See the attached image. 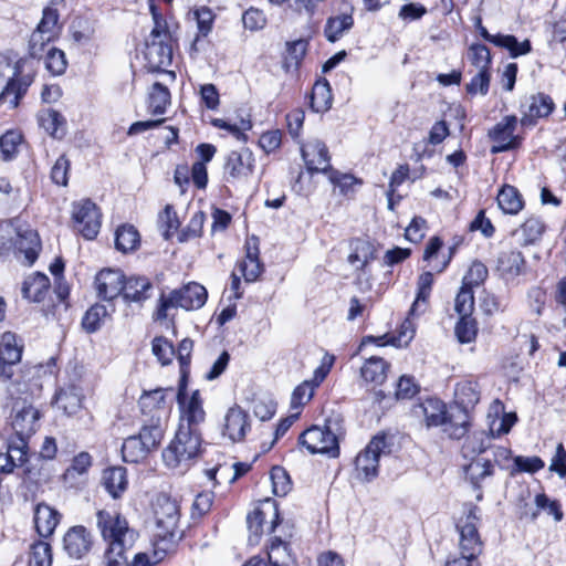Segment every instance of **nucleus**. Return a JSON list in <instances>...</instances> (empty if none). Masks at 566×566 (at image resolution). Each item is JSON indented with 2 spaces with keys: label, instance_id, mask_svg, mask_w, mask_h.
Listing matches in <instances>:
<instances>
[{
  "label": "nucleus",
  "instance_id": "obj_16",
  "mask_svg": "<svg viewBox=\"0 0 566 566\" xmlns=\"http://www.w3.org/2000/svg\"><path fill=\"white\" fill-rule=\"evenodd\" d=\"M125 275L120 270L104 269L95 277L97 296L104 301H112L123 295Z\"/></svg>",
  "mask_w": 566,
  "mask_h": 566
},
{
  "label": "nucleus",
  "instance_id": "obj_11",
  "mask_svg": "<svg viewBox=\"0 0 566 566\" xmlns=\"http://www.w3.org/2000/svg\"><path fill=\"white\" fill-rule=\"evenodd\" d=\"M516 125L517 117L507 115L489 130L488 136L494 143L491 148L492 154L509 151L521 146L523 138L514 134Z\"/></svg>",
  "mask_w": 566,
  "mask_h": 566
},
{
  "label": "nucleus",
  "instance_id": "obj_51",
  "mask_svg": "<svg viewBox=\"0 0 566 566\" xmlns=\"http://www.w3.org/2000/svg\"><path fill=\"white\" fill-rule=\"evenodd\" d=\"M454 334L461 344H469L475 340L478 335V323L472 315L460 316L455 324Z\"/></svg>",
  "mask_w": 566,
  "mask_h": 566
},
{
  "label": "nucleus",
  "instance_id": "obj_49",
  "mask_svg": "<svg viewBox=\"0 0 566 566\" xmlns=\"http://www.w3.org/2000/svg\"><path fill=\"white\" fill-rule=\"evenodd\" d=\"M19 219L0 222V251L11 252L14 249V240L19 237Z\"/></svg>",
  "mask_w": 566,
  "mask_h": 566
},
{
  "label": "nucleus",
  "instance_id": "obj_40",
  "mask_svg": "<svg viewBox=\"0 0 566 566\" xmlns=\"http://www.w3.org/2000/svg\"><path fill=\"white\" fill-rule=\"evenodd\" d=\"M410 317H413V316L408 313V317L401 324L398 337H391L390 339L384 342V339L387 338V335L379 336V337L367 336L364 338L363 344H365L367 342H373L380 346H382L385 344H391L394 346L408 345L415 335V326H413Z\"/></svg>",
  "mask_w": 566,
  "mask_h": 566
},
{
  "label": "nucleus",
  "instance_id": "obj_17",
  "mask_svg": "<svg viewBox=\"0 0 566 566\" xmlns=\"http://www.w3.org/2000/svg\"><path fill=\"white\" fill-rule=\"evenodd\" d=\"M270 515L272 517V521L266 526V532L272 533L274 532L275 527L280 523V516L276 505H271L268 511L263 509H255L247 516V524L249 530V542L251 544H258L263 532H264V523L265 517Z\"/></svg>",
  "mask_w": 566,
  "mask_h": 566
},
{
  "label": "nucleus",
  "instance_id": "obj_5",
  "mask_svg": "<svg viewBox=\"0 0 566 566\" xmlns=\"http://www.w3.org/2000/svg\"><path fill=\"white\" fill-rule=\"evenodd\" d=\"M156 523V535L161 539L180 537L179 520L180 507L176 500L167 494H159L153 504Z\"/></svg>",
  "mask_w": 566,
  "mask_h": 566
},
{
  "label": "nucleus",
  "instance_id": "obj_29",
  "mask_svg": "<svg viewBox=\"0 0 566 566\" xmlns=\"http://www.w3.org/2000/svg\"><path fill=\"white\" fill-rule=\"evenodd\" d=\"M544 231L543 220L538 217H530L514 231L513 235L521 244L530 245L541 240Z\"/></svg>",
  "mask_w": 566,
  "mask_h": 566
},
{
  "label": "nucleus",
  "instance_id": "obj_62",
  "mask_svg": "<svg viewBox=\"0 0 566 566\" xmlns=\"http://www.w3.org/2000/svg\"><path fill=\"white\" fill-rule=\"evenodd\" d=\"M497 41V46L507 49L512 57H517L531 51V43L528 40L518 42L514 35L502 34Z\"/></svg>",
  "mask_w": 566,
  "mask_h": 566
},
{
  "label": "nucleus",
  "instance_id": "obj_7",
  "mask_svg": "<svg viewBox=\"0 0 566 566\" xmlns=\"http://www.w3.org/2000/svg\"><path fill=\"white\" fill-rule=\"evenodd\" d=\"M10 73L12 76L9 77L6 86L0 92V101L7 102L9 99L11 107L15 108L19 105L20 98L25 94L31 80L18 81L17 77L21 74L20 62L12 66L7 56L0 55V84L3 83Z\"/></svg>",
  "mask_w": 566,
  "mask_h": 566
},
{
  "label": "nucleus",
  "instance_id": "obj_58",
  "mask_svg": "<svg viewBox=\"0 0 566 566\" xmlns=\"http://www.w3.org/2000/svg\"><path fill=\"white\" fill-rule=\"evenodd\" d=\"M468 59L471 64L478 69V71H489L491 64V54L486 45L480 43L472 44L468 51Z\"/></svg>",
  "mask_w": 566,
  "mask_h": 566
},
{
  "label": "nucleus",
  "instance_id": "obj_60",
  "mask_svg": "<svg viewBox=\"0 0 566 566\" xmlns=\"http://www.w3.org/2000/svg\"><path fill=\"white\" fill-rule=\"evenodd\" d=\"M271 480L273 485V493L276 496L286 495L292 486L290 476L286 470L282 467H274L271 470Z\"/></svg>",
  "mask_w": 566,
  "mask_h": 566
},
{
  "label": "nucleus",
  "instance_id": "obj_64",
  "mask_svg": "<svg viewBox=\"0 0 566 566\" xmlns=\"http://www.w3.org/2000/svg\"><path fill=\"white\" fill-rule=\"evenodd\" d=\"M154 355L158 358L161 365H168L171 363L172 356L175 355L174 346L165 337H155L151 344Z\"/></svg>",
  "mask_w": 566,
  "mask_h": 566
},
{
  "label": "nucleus",
  "instance_id": "obj_22",
  "mask_svg": "<svg viewBox=\"0 0 566 566\" xmlns=\"http://www.w3.org/2000/svg\"><path fill=\"white\" fill-rule=\"evenodd\" d=\"M13 253H23L29 264H32L38 258L40 241L38 233L27 224H20L19 237L14 240Z\"/></svg>",
  "mask_w": 566,
  "mask_h": 566
},
{
  "label": "nucleus",
  "instance_id": "obj_31",
  "mask_svg": "<svg viewBox=\"0 0 566 566\" xmlns=\"http://www.w3.org/2000/svg\"><path fill=\"white\" fill-rule=\"evenodd\" d=\"M268 558L271 566H295L296 559L290 544L280 537H274L268 549Z\"/></svg>",
  "mask_w": 566,
  "mask_h": 566
},
{
  "label": "nucleus",
  "instance_id": "obj_59",
  "mask_svg": "<svg viewBox=\"0 0 566 566\" xmlns=\"http://www.w3.org/2000/svg\"><path fill=\"white\" fill-rule=\"evenodd\" d=\"M150 12L154 20V28L149 35V41H171V33L168 29L167 21L164 17L157 11L156 7L150 3Z\"/></svg>",
  "mask_w": 566,
  "mask_h": 566
},
{
  "label": "nucleus",
  "instance_id": "obj_8",
  "mask_svg": "<svg viewBox=\"0 0 566 566\" xmlns=\"http://www.w3.org/2000/svg\"><path fill=\"white\" fill-rule=\"evenodd\" d=\"M387 447L385 436L374 437L355 459L358 479L369 482L378 475L379 458Z\"/></svg>",
  "mask_w": 566,
  "mask_h": 566
},
{
  "label": "nucleus",
  "instance_id": "obj_18",
  "mask_svg": "<svg viewBox=\"0 0 566 566\" xmlns=\"http://www.w3.org/2000/svg\"><path fill=\"white\" fill-rule=\"evenodd\" d=\"M40 412L32 405L23 403L13 407L12 428L15 437L29 439L36 430Z\"/></svg>",
  "mask_w": 566,
  "mask_h": 566
},
{
  "label": "nucleus",
  "instance_id": "obj_32",
  "mask_svg": "<svg viewBox=\"0 0 566 566\" xmlns=\"http://www.w3.org/2000/svg\"><path fill=\"white\" fill-rule=\"evenodd\" d=\"M50 287V280L45 274L35 273L29 276L22 286V294L29 301L40 303L44 300Z\"/></svg>",
  "mask_w": 566,
  "mask_h": 566
},
{
  "label": "nucleus",
  "instance_id": "obj_21",
  "mask_svg": "<svg viewBox=\"0 0 566 566\" xmlns=\"http://www.w3.org/2000/svg\"><path fill=\"white\" fill-rule=\"evenodd\" d=\"M412 411L415 416L424 418L428 428L446 424V405L437 398L426 399L423 402L415 406Z\"/></svg>",
  "mask_w": 566,
  "mask_h": 566
},
{
  "label": "nucleus",
  "instance_id": "obj_42",
  "mask_svg": "<svg viewBox=\"0 0 566 566\" xmlns=\"http://www.w3.org/2000/svg\"><path fill=\"white\" fill-rule=\"evenodd\" d=\"M39 123L52 137L62 138L65 135V118L54 109H45L39 114Z\"/></svg>",
  "mask_w": 566,
  "mask_h": 566
},
{
  "label": "nucleus",
  "instance_id": "obj_10",
  "mask_svg": "<svg viewBox=\"0 0 566 566\" xmlns=\"http://www.w3.org/2000/svg\"><path fill=\"white\" fill-rule=\"evenodd\" d=\"M255 159L248 148L233 150L226 157L223 166V179L231 185L243 184L252 176Z\"/></svg>",
  "mask_w": 566,
  "mask_h": 566
},
{
  "label": "nucleus",
  "instance_id": "obj_43",
  "mask_svg": "<svg viewBox=\"0 0 566 566\" xmlns=\"http://www.w3.org/2000/svg\"><path fill=\"white\" fill-rule=\"evenodd\" d=\"M493 464L490 460L476 458L469 464L464 465L465 476L470 480L474 488H480L481 482L493 474Z\"/></svg>",
  "mask_w": 566,
  "mask_h": 566
},
{
  "label": "nucleus",
  "instance_id": "obj_24",
  "mask_svg": "<svg viewBox=\"0 0 566 566\" xmlns=\"http://www.w3.org/2000/svg\"><path fill=\"white\" fill-rule=\"evenodd\" d=\"M154 286L146 276H129L125 281L123 297L127 302L143 303L153 294Z\"/></svg>",
  "mask_w": 566,
  "mask_h": 566
},
{
  "label": "nucleus",
  "instance_id": "obj_2",
  "mask_svg": "<svg viewBox=\"0 0 566 566\" xmlns=\"http://www.w3.org/2000/svg\"><path fill=\"white\" fill-rule=\"evenodd\" d=\"M202 453L201 430L178 427L175 438L163 451L164 463L184 474Z\"/></svg>",
  "mask_w": 566,
  "mask_h": 566
},
{
  "label": "nucleus",
  "instance_id": "obj_57",
  "mask_svg": "<svg viewBox=\"0 0 566 566\" xmlns=\"http://www.w3.org/2000/svg\"><path fill=\"white\" fill-rule=\"evenodd\" d=\"M31 566H51L52 565V549L49 543L38 541L31 545L30 554Z\"/></svg>",
  "mask_w": 566,
  "mask_h": 566
},
{
  "label": "nucleus",
  "instance_id": "obj_14",
  "mask_svg": "<svg viewBox=\"0 0 566 566\" xmlns=\"http://www.w3.org/2000/svg\"><path fill=\"white\" fill-rule=\"evenodd\" d=\"M554 102L551 96L538 93L525 97L521 104L522 126H533L538 118L547 117L554 109Z\"/></svg>",
  "mask_w": 566,
  "mask_h": 566
},
{
  "label": "nucleus",
  "instance_id": "obj_13",
  "mask_svg": "<svg viewBox=\"0 0 566 566\" xmlns=\"http://www.w3.org/2000/svg\"><path fill=\"white\" fill-rule=\"evenodd\" d=\"M527 271L523 253L516 249L502 250L496 260V272L507 284L517 283Z\"/></svg>",
  "mask_w": 566,
  "mask_h": 566
},
{
  "label": "nucleus",
  "instance_id": "obj_50",
  "mask_svg": "<svg viewBox=\"0 0 566 566\" xmlns=\"http://www.w3.org/2000/svg\"><path fill=\"white\" fill-rule=\"evenodd\" d=\"M192 14L198 28V34L193 41L195 45L199 41L200 36H207L212 31L216 14L206 6L193 9Z\"/></svg>",
  "mask_w": 566,
  "mask_h": 566
},
{
  "label": "nucleus",
  "instance_id": "obj_46",
  "mask_svg": "<svg viewBox=\"0 0 566 566\" xmlns=\"http://www.w3.org/2000/svg\"><path fill=\"white\" fill-rule=\"evenodd\" d=\"M165 429L160 423L159 417L151 419L149 424H144L137 434L146 448L151 452L157 449L164 438Z\"/></svg>",
  "mask_w": 566,
  "mask_h": 566
},
{
  "label": "nucleus",
  "instance_id": "obj_26",
  "mask_svg": "<svg viewBox=\"0 0 566 566\" xmlns=\"http://www.w3.org/2000/svg\"><path fill=\"white\" fill-rule=\"evenodd\" d=\"M102 484L113 499H119L127 490V471L124 467H111L103 471Z\"/></svg>",
  "mask_w": 566,
  "mask_h": 566
},
{
  "label": "nucleus",
  "instance_id": "obj_63",
  "mask_svg": "<svg viewBox=\"0 0 566 566\" xmlns=\"http://www.w3.org/2000/svg\"><path fill=\"white\" fill-rule=\"evenodd\" d=\"M488 268L480 261H474L463 277L462 285L472 289L479 286L488 277Z\"/></svg>",
  "mask_w": 566,
  "mask_h": 566
},
{
  "label": "nucleus",
  "instance_id": "obj_37",
  "mask_svg": "<svg viewBox=\"0 0 566 566\" xmlns=\"http://www.w3.org/2000/svg\"><path fill=\"white\" fill-rule=\"evenodd\" d=\"M354 25V19L350 13H342L327 19L324 34L329 42H336L345 32Z\"/></svg>",
  "mask_w": 566,
  "mask_h": 566
},
{
  "label": "nucleus",
  "instance_id": "obj_27",
  "mask_svg": "<svg viewBox=\"0 0 566 566\" xmlns=\"http://www.w3.org/2000/svg\"><path fill=\"white\" fill-rule=\"evenodd\" d=\"M171 41H149L146 42V59L154 67L160 69L170 65L172 61Z\"/></svg>",
  "mask_w": 566,
  "mask_h": 566
},
{
  "label": "nucleus",
  "instance_id": "obj_55",
  "mask_svg": "<svg viewBox=\"0 0 566 566\" xmlns=\"http://www.w3.org/2000/svg\"><path fill=\"white\" fill-rule=\"evenodd\" d=\"M43 57L45 67L51 74L61 75L65 72L67 62L63 51L51 46Z\"/></svg>",
  "mask_w": 566,
  "mask_h": 566
},
{
  "label": "nucleus",
  "instance_id": "obj_47",
  "mask_svg": "<svg viewBox=\"0 0 566 566\" xmlns=\"http://www.w3.org/2000/svg\"><path fill=\"white\" fill-rule=\"evenodd\" d=\"M170 104V92L161 83H154L149 93V111L154 115H161Z\"/></svg>",
  "mask_w": 566,
  "mask_h": 566
},
{
  "label": "nucleus",
  "instance_id": "obj_48",
  "mask_svg": "<svg viewBox=\"0 0 566 566\" xmlns=\"http://www.w3.org/2000/svg\"><path fill=\"white\" fill-rule=\"evenodd\" d=\"M536 510L531 513L532 521H535L539 515V511H545L548 515H553L556 522H560L564 517L560 503L557 500H551L545 493H539L535 496Z\"/></svg>",
  "mask_w": 566,
  "mask_h": 566
},
{
  "label": "nucleus",
  "instance_id": "obj_15",
  "mask_svg": "<svg viewBox=\"0 0 566 566\" xmlns=\"http://www.w3.org/2000/svg\"><path fill=\"white\" fill-rule=\"evenodd\" d=\"M302 158L308 172H324L331 168V157L326 145L318 140L312 139L301 147Z\"/></svg>",
  "mask_w": 566,
  "mask_h": 566
},
{
  "label": "nucleus",
  "instance_id": "obj_4",
  "mask_svg": "<svg viewBox=\"0 0 566 566\" xmlns=\"http://www.w3.org/2000/svg\"><path fill=\"white\" fill-rule=\"evenodd\" d=\"M337 430L338 421L327 419L324 427L313 426L305 430L300 437V442L313 454L322 453L336 458L339 454Z\"/></svg>",
  "mask_w": 566,
  "mask_h": 566
},
{
  "label": "nucleus",
  "instance_id": "obj_41",
  "mask_svg": "<svg viewBox=\"0 0 566 566\" xmlns=\"http://www.w3.org/2000/svg\"><path fill=\"white\" fill-rule=\"evenodd\" d=\"M140 243V235L132 224H122L115 232V247L117 250L127 253L136 250Z\"/></svg>",
  "mask_w": 566,
  "mask_h": 566
},
{
  "label": "nucleus",
  "instance_id": "obj_39",
  "mask_svg": "<svg viewBox=\"0 0 566 566\" xmlns=\"http://www.w3.org/2000/svg\"><path fill=\"white\" fill-rule=\"evenodd\" d=\"M497 205L504 213L516 214L524 206L518 190L510 185L504 186L497 193Z\"/></svg>",
  "mask_w": 566,
  "mask_h": 566
},
{
  "label": "nucleus",
  "instance_id": "obj_53",
  "mask_svg": "<svg viewBox=\"0 0 566 566\" xmlns=\"http://www.w3.org/2000/svg\"><path fill=\"white\" fill-rule=\"evenodd\" d=\"M316 387L311 381L304 380L292 392L291 410L301 412V409L312 399Z\"/></svg>",
  "mask_w": 566,
  "mask_h": 566
},
{
  "label": "nucleus",
  "instance_id": "obj_61",
  "mask_svg": "<svg viewBox=\"0 0 566 566\" xmlns=\"http://www.w3.org/2000/svg\"><path fill=\"white\" fill-rule=\"evenodd\" d=\"M454 308L459 316L472 315L474 310V295L472 289L462 285L455 297Z\"/></svg>",
  "mask_w": 566,
  "mask_h": 566
},
{
  "label": "nucleus",
  "instance_id": "obj_20",
  "mask_svg": "<svg viewBox=\"0 0 566 566\" xmlns=\"http://www.w3.org/2000/svg\"><path fill=\"white\" fill-rule=\"evenodd\" d=\"M248 418L243 409L238 406L231 407L224 416L222 434L232 442L242 441L250 429Z\"/></svg>",
  "mask_w": 566,
  "mask_h": 566
},
{
  "label": "nucleus",
  "instance_id": "obj_36",
  "mask_svg": "<svg viewBox=\"0 0 566 566\" xmlns=\"http://www.w3.org/2000/svg\"><path fill=\"white\" fill-rule=\"evenodd\" d=\"M479 507L470 504L467 506L465 514L457 522L459 536L465 535V538H481L478 530L480 522Z\"/></svg>",
  "mask_w": 566,
  "mask_h": 566
},
{
  "label": "nucleus",
  "instance_id": "obj_38",
  "mask_svg": "<svg viewBox=\"0 0 566 566\" xmlns=\"http://www.w3.org/2000/svg\"><path fill=\"white\" fill-rule=\"evenodd\" d=\"M332 101V88L327 80L317 81L311 93V108L316 113L326 112L331 108Z\"/></svg>",
  "mask_w": 566,
  "mask_h": 566
},
{
  "label": "nucleus",
  "instance_id": "obj_12",
  "mask_svg": "<svg viewBox=\"0 0 566 566\" xmlns=\"http://www.w3.org/2000/svg\"><path fill=\"white\" fill-rule=\"evenodd\" d=\"M23 343L12 332H4L0 338V380H10L13 367L21 361Z\"/></svg>",
  "mask_w": 566,
  "mask_h": 566
},
{
  "label": "nucleus",
  "instance_id": "obj_34",
  "mask_svg": "<svg viewBox=\"0 0 566 566\" xmlns=\"http://www.w3.org/2000/svg\"><path fill=\"white\" fill-rule=\"evenodd\" d=\"M389 364L382 358L373 356L360 368V375L367 382L381 385L387 378Z\"/></svg>",
  "mask_w": 566,
  "mask_h": 566
},
{
  "label": "nucleus",
  "instance_id": "obj_45",
  "mask_svg": "<svg viewBox=\"0 0 566 566\" xmlns=\"http://www.w3.org/2000/svg\"><path fill=\"white\" fill-rule=\"evenodd\" d=\"M149 452L137 434L126 438L122 446L123 460L128 463H137L144 460Z\"/></svg>",
  "mask_w": 566,
  "mask_h": 566
},
{
  "label": "nucleus",
  "instance_id": "obj_28",
  "mask_svg": "<svg viewBox=\"0 0 566 566\" xmlns=\"http://www.w3.org/2000/svg\"><path fill=\"white\" fill-rule=\"evenodd\" d=\"M433 282L434 279L431 272L420 274L417 281V295L409 310L410 315L419 316L427 311Z\"/></svg>",
  "mask_w": 566,
  "mask_h": 566
},
{
  "label": "nucleus",
  "instance_id": "obj_35",
  "mask_svg": "<svg viewBox=\"0 0 566 566\" xmlns=\"http://www.w3.org/2000/svg\"><path fill=\"white\" fill-rule=\"evenodd\" d=\"M455 402L464 410L473 408L480 400V389L476 381L462 380L454 389Z\"/></svg>",
  "mask_w": 566,
  "mask_h": 566
},
{
  "label": "nucleus",
  "instance_id": "obj_23",
  "mask_svg": "<svg viewBox=\"0 0 566 566\" xmlns=\"http://www.w3.org/2000/svg\"><path fill=\"white\" fill-rule=\"evenodd\" d=\"M61 514L45 503H39L34 510V524L38 534L46 538L51 536L60 523Z\"/></svg>",
  "mask_w": 566,
  "mask_h": 566
},
{
  "label": "nucleus",
  "instance_id": "obj_25",
  "mask_svg": "<svg viewBox=\"0 0 566 566\" xmlns=\"http://www.w3.org/2000/svg\"><path fill=\"white\" fill-rule=\"evenodd\" d=\"M245 248V256L237 263V268L245 282L252 283L255 282L263 272V264L259 259L260 252L256 243L252 245L250 242H247Z\"/></svg>",
  "mask_w": 566,
  "mask_h": 566
},
{
  "label": "nucleus",
  "instance_id": "obj_54",
  "mask_svg": "<svg viewBox=\"0 0 566 566\" xmlns=\"http://www.w3.org/2000/svg\"><path fill=\"white\" fill-rule=\"evenodd\" d=\"M22 142V135L15 130H8L0 137V151L3 160L8 161L18 154V148Z\"/></svg>",
  "mask_w": 566,
  "mask_h": 566
},
{
  "label": "nucleus",
  "instance_id": "obj_56",
  "mask_svg": "<svg viewBox=\"0 0 566 566\" xmlns=\"http://www.w3.org/2000/svg\"><path fill=\"white\" fill-rule=\"evenodd\" d=\"M107 315L108 310L105 305L95 304L86 311L82 319V326L88 333H93L99 328L102 319Z\"/></svg>",
  "mask_w": 566,
  "mask_h": 566
},
{
  "label": "nucleus",
  "instance_id": "obj_19",
  "mask_svg": "<svg viewBox=\"0 0 566 566\" xmlns=\"http://www.w3.org/2000/svg\"><path fill=\"white\" fill-rule=\"evenodd\" d=\"M91 547L92 537L84 526L71 527L63 537V548L72 558H82L91 551Z\"/></svg>",
  "mask_w": 566,
  "mask_h": 566
},
{
  "label": "nucleus",
  "instance_id": "obj_6",
  "mask_svg": "<svg viewBox=\"0 0 566 566\" xmlns=\"http://www.w3.org/2000/svg\"><path fill=\"white\" fill-rule=\"evenodd\" d=\"M101 218L99 209L90 199H82L72 206L74 229L87 240H93L98 234Z\"/></svg>",
  "mask_w": 566,
  "mask_h": 566
},
{
  "label": "nucleus",
  "instance_id": "obj_30",
  "mask_svg": "<svg viewBox=\"0 0 566 566\" xmlns=\"http://www.w3.org/2000/svg\"><path fill=\"white\" fill-rule=\"evenodd\" d=\"M171 389L157 388L155 390L145 391L139 400V407L143 413L151 415V418L157 419V412L166 409V396Z\"/></svg>",
  "mask_w": 566,
  "mask_h": 566
},
{
  "label": "nucleus",
  "instance_id": "obj_9",
  "mask_svg": "<svg viewBox=\"0 0 566 566\" xmlns=\"http://www.w3.org/2000/svg\"><path fill=\"white\" fill-rule=\"evenodd\" d=\"M177 401L180 408V419L178 427L200 430V426L205 422L206 419V412L202 407L200 392L196 390L188 398L186 395V385L182 380L178 389Z\"/></svg>",
  "mask_w": 566,
  "mask_h": 566
},
{
  "label": "nucleus",
  "instance_id": "obj_3",
  "mask_svg": "<svg viewBox=\"0 0 566 566\" xmlns=\"http://www.w3.org/2000/svg\"><path fill=\"white\" fill-rule=\"evenodd\" d=\"M207 295L205 286L196 282L171 291L168 296L163 293L159 297L156 318L165 319L169 308L198 310L205 305Z\"/></svg>",
  "mask_w": 566,
  "mask_h": 566
},
{
  "label": "nucleus",
  "instance_id": "obj_44",
  "mask_svg": "<svg viewBox=\"0 0 566 566\" xmlns=\"http://www.w3.org/2000/svg\"><path fill=\"white\" fill-rule=\"evenodd\" d=\"M95 33L93 22L85 17H75L70 25V35L77 45H86Z\"/></svg>",
  "mask_w": 566,
  "mask_h": 566
},
{
  "label": "nucleus",
  "instance_id": "obj_52",
  "mask_svg": "<svg viewBox=\"0 0 566 566\" xmlns=\"http://www.w3.org/2000/svg\"><path fill=\"white\" fill-rule=\"evenodd\" d=\"M55 39L53 34L35 29L29 41V51L32 57L42 59L48 49L51 48L50 43Z\"/></svg>",
  "mask_w": 566,
  "mask_h": 566
},
{
  "label": "nucleus",
  "instance_id": "obj_33",
  "mask_svg": "<svg viewBox=\"0 0 566 566\" xmlns=\"http://www.w3.org/2000/svg\"><path fill=\"white\" fill-rule=\"evenodd\" d=\"M83 394L76 386L62 388L55 395V403L67 416L75 415L82 408Z\"/></svg>",
  "mask_w": 566,
  "mask_h": 566
},
{
  "label": "nucleus",
  "instance_id": "obj_1",
  "mask_svg": "<svg viewBox=\"0 0 566 566\" xmlns=\"http://www.w3.org/2000/svg\"><path fill=\"white\" fill-rule=\"evenodd\" d=\"M97 527L103 538L108 542L104 555V566H127V553L137 539V533L117 512L99 510L96 513Z\"/></svg>",
  "mask_w": 566,
  "mask_h": 566
}]
</instances>
